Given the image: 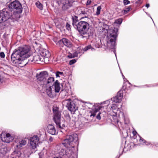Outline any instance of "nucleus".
Returning a JSON list of instances; mask_svg holds the SVG:
<instances>
[{
    "label": "nucleus",
    "mask_w": 158,
    "mask_h": 158,
    "mask_svg": "<svg viewBox=\"0 0 158 158\" xmlns=\"http://www.w3.org/2000/svg\"><path fill=\"white\" fill-rule=\"evenodd\" d=\"M64 117L66 119V121L68 122H70L71 121V118L69 112L67 111H65L64 113Z\"/></svg>",
    "instance_id": "a878e982"
},
{
    "label": "nucleus",
    "mask_w": 158,
    "mask_h": 158,
    "mask_svg": "<svg viewBox=\"0 0 158 158\" xmlns=\"http://www.w3.org/2000/svg\"><path fill=\"white\" fill-rule=\"evenodd\" d=\"M53 158H59V157H54Z\"/></svg>",
    "instance_id": "774afa93"
},
{
    "label": "nucleus",
    "mask_w": 158,
    "mask_h": 158,
    "mask_svg": "<svg viewBox=\"0 0 158 158\" xmlns=\"http://www.w3.org/2000/svg\"><path fill=\"white\" fill-rule=\"evenodd\" d=\"M71 19L73 27L78 32L82 38L87 39L93 36L92 33H87L89 27V24L87 22L79 21L78 16L76 15L72 16Z\"/></svg>",
    "instance_id": "f257e3e1"
},
{
    "label": "nucleus",
    "mask_w": 158,
    "mask_h": 158,
    "mask_svg": "<svg viewBox=\"0 0 158 158\" xmlns=\"http://www.w3.org/2000/svg\"><path fill=\"white\" fill-rule=\"evenodd\" d=\"M14 139V137L12 136L9 133H6L5 136L3 138L2 137V141L7 143H10Z\"/></svg>",
    "instance_id": "f3484780"
},
{
    "label": "nucleus",
    "mask_w": 158,
    "mask_h": 158,
    "mask_svg": "<svg viewBox=\"0 0 158 158\" xmlns=\"http://www.w3.org/2000/svg\"><path fill=\"white\" fill-rule=\"evenodd\" d=\"M63 42L64 46V45L68 48H71L73 46L71 42L66 38H63Z\"/></svg>",
    "instance_id": "5701e85b"
},
{
    "label": "nucleus",
    "mask_w": 158,
    "mask_h": 158,
    "mask_svg": "<svg viewBox=\"0 0 158 158\" xmlns=\"http://www.w3.org/2000/svg\"><path fill=\"white\" fill-rule=\"evenodd\" d=\"M126 80V81L127 82L129 85H131V83L128 80Z\"/></svg>",
    "instance_id": "680f3d73"
},
{
    "label": "nucleus",
    "mask_w": 158,
    "mask_h": 158,
    "mask_svg": "<svg viewBox=\"0 0 158 158\" xmlns=\"http://www.w3.org/2000/svg\"><path fill=\"white\" fill-rule=\"evenodd\" d=\"M130 3V2L128 0H123V3L124 6L127 5Z\"/></svg>",
    "instance_id": "c03bdc74"
},
{
    "label": "nucleus",
    "mask_w": 158,
    "mask_h": 158,
    "mask_svg": "<svg viewBox=\"0 0 158 158\" xmlns=\"http://www.w3.org/2000/svg\"><path fill=\"white\" fill-rule=\"evenodd\" d=\"M60 75L62 76H64V74L63 72H60L59 71H57L56 73V77H60Z\"/></svg>",
    "instance_id": "a19ab883"
},
{
    "label": "nucleus",
    "mask_w": 158,
    "mask_h": 158,
    "mask_svg": "<svg viewBox=\"0 0 158 158\" xmlns=\"http://www.w3.org/2000/svg\"><path fill=\"white\" fill-rule=\"evenodd\" d=\"M139 142L140 143L144 145V143L146 142V140L139 135Z\"/></svg>",
    "instance_id": "c9c22d12"
},
{
    "label": "nucleus",
    "mask_w": 158,
    "mask_h": 158,
    "mask_svg": "<svg viewBox=\"0 0 158 158\" xmlns=\"http://www.w3.org/2000/svg\"><path fill=\"white\" fill-rule=\"evenodd\" d=\"M39 141V137L37 135H34L30 137L29 139V148L31 150L35 149L38 145Z\"/></svg>",
    "instance_id": "9b49d317"
},
{
    "label": "nucleus",
    "mask_w": 158,
    "mask_h": 158,
    "mask_svg": "<svg viewBox=\"0 0 158 158\" xmlns=\"http://www.w3.org/2000/svg\"><path fill=\"white\" fill-rule=\"evenodd\" d=\"M47 131L49 134L54 135L56 134V130L54 126L52 124H49L47 127Z\"/></svg>",
    "instance_id": "a211bd4d"
},
{
    "label": "nucleus",
    "mask_w": 158,
    "mask_h": 158,
    "mask_svg": "<svg viewBox=\"0 0 158 158\" xmlns=\"http://www.w3.org/2000/svg\"><path fill=\"white\" fill-rule=\"evenodd\" d=\"M36 7L40 10H42L43 9V5L40 2L37 1L35 3Z\"/></svg>",
    "instance_id": "2f4dec72"
},
{
    "label": "nucleus",
    "mask_w": 158,
    "mask_h": 158,
    "mask_svg": "<svg viewBox=\"0 0 158 158\" xmlns=\"http://www.w3.org/2000/svg\"><path fill=\"white\" fill-rule=\"evenodd\" d=\"M145 12L146 14V15H147L149 17H150L151 18V19L152 20V21H153V23H154V22L151 16L147 12Z\"/></svg>",
    "instance_id": "603ef678"
},
{
    "label": "nucleus",
    "mask_w": 158,
    "mask_h": 158,
    "mask_svg": "<svg viewBox=\"0 0 158 158\" xmlns=\"http://www.w3.org/2000/svg\"><path fill=\"white\" fill-rule=\"evenodd\" d=\"M77 53H76L75 52H74L73 53H70L68 56V57L69 58H72L77 57Z\"/></svg>",
    "instance_id": "f704fd0d"
},
{
    "label": "nucleus",
    "mask_w": 158,
    "mask_h": 158,
    "mask_svg": "<svg viewBox=\"0 0 158 158\" xmlns=\"http://www.w3.org/2000/svg\"><path fill=\"white\" fill-rule=\"evenodd\" d=\"M49 141H50L51 142L52 141V140H53V138H52V137H51L50 138V139H49Z\"/></svg>",
    "instance_id": "052dcab7"
},
{
    "label": "nucleus",
    "mask_w": 158,
    "mask_h": 158,
    "mask_svg": "<svg viewBox=\"0 0 158 158\" xmlns=\"http://www.w3.org/2000/svg\"><path fill=\"white\" fill-rule=\"evenodd\" d=\"M133 134H134V135H135L137 133V132L136 131H133Z\"/></svg>",
    "instance_id": "e2e57ef3"
},
{
    "label": "nucleus",
    "mask_w": 158,
    "mask_h": 158,
    "mask_svg": "<svg viewBox=\"0 0 158 158\" xmlns=\"http://www.w3.org/2000/svg\"><path fill=\"white\" fill-rule=\"evenodd\" d=\"M158 86V84H153L149 85H145L142 86H135V87H140V88H145V87H154Z\"/></svg>",
    "instance_id": "cd10ccee"
},
{
    "label": "nucleus",
    "mask_w": 158,
    "mask_h": 158,
    "mask_svg": "<svg viewBox=\"0 0 158 158\" xmlns=\"http://www.w3.org/2000/svg\"><path fill=\"white\" fill-rule=\"evenodd\" d=\"M33 61H43V60L42 58L39 55H36L34 56L33 57V60H31V62H32Z\"/></svg>",
    "instance_id": "bb28decb"
},
{
    "label": "nucleus",
    "mask_w": 158,
    "mask_h": 158,
    "mask_svg": "<svg viewBox=\"0 0 158 158\" xmlns=\"http://www.w3.org/2000/svg\"><path fill=\"white\" fill-rule=\"evenodd\" d=\"M75 52L76 53H77V56H78V54L81 53L80 51L79 50L76 51Z\"/></svg>",
    "instance_id": "5fc2aeb1"
},
{
    "label": "nucleus",
    "mask_w": 158,
    "mask_h": 158,
    "mask_svg": "<svg viewBox=\"0 0 158 158\" xmlns=\"http://www.w3.org/2000/svg\"><path fill=\"white\" fill-rule=\"evenodd\" d=\"M77 59H74L70 60L69 62V64L70 65H72L76 63L77 61Z\"/></svg>",
    "instance_id": "37998d69"
},
{
    "label": "nucleus",
    "mask_w": 158,
    "mask_h": 158,
    "mask_svg": "<svg viewBox=\"0 0 158 158\" xmlns=\"http://www.w3.org/2000/svg\"><path fill=\"white\" fill-rule=\"evenodd\" d=\"M5 55L4 52H0V57L2 58H5Z\"/></svg>",
    "instance_id": "de8ad7c7"
},
{
    "label": "nucleus",
    "mask_w": 158,
    "mask_h": 158,
    "mask_svg": "<svg viewBox=\"0 0 158 158\" xmlns=\"http://www.w3.org/2000/svg\"><path fill=\"white\" fill-rule=\"evenodd\" d=\"M67 152V151L65 148H61L60 152L59 154L60 156L58 157L59 158H62V157L64 158H66L68 156V154Z\"/></svg>",
    "instance_id": "412c9836"
},
{
    "label": "nucleus",
    "mask_w": 158,
    "mask_h": 158,
    "mask_svg": "<svg viewBox=\"0 0 158 158\" xmlns=\"http://www.w3.org/2000/svg\"><path fill=\"white\" fill-rule=\"evenodd\" d=\"M39 53L43 60L45 58H48L50 56L49 51L46 49H41L39 51Z\"/></svg>",
    "instance_id": "dca6fc26"
},
{
    "label": "nucleus",
    "mask_w": 158,
    "mask_h": 158,
    "mask_svg": "<svg viewBox=\"0 0 158 158\" xmlns=\"http://www.w3.org/2000/svg\"><path fill=\"white\" fill-rule=\"evenodd\" d=\"M120 114H122L123 115V118L124 123L125 124H127L129 123V120L127 118H126L124 115V113L123 112H120Z\"/></svg>",
    "instance_id": "e433bc0d"
},
{
    "label": "nucleus",
    "mask_w": 158,
    "mask_h": 158,
    "mask_svg": "<svg viewBox=\"0 0 158 158\" xmlns=\"http://www.w3.org/2000/svg\"><path fill=\"white\" fill-rule=\"evenodd\" d=\"M6 9L11 14V17L12 15L21 14L23 10L22 4L18 0L11 2L8 5V8Z\"/></svg>",
    "instance_id": "20e7f679"
},
{
    "label": "nucleus",
    "mask_w": 158,
    "mask_h": 158,
    "mask_svg": "<svg viewBox=\"0 0 158 158\" xmlns=\"http://www.w3.org/2000/svg\"><path fill=\"white\" fill-rule=\"evenodd\" d=\"M92 2L91 0H88L86 3V5L87 6L89 5H90Z\"/></svg>",
    "instance_id": "3c124183"
},
{
    "label": "nucleus",
    "mask_w": 158,
    "mask_h": 158,
    "mask_svg": "<svg viewBox=\"0 0 158 158\" xmlns=\"http://www.w3.org/2000/svg\"><path fill=\"white\" fill-rule=\"evenodd\" d=\"M107 31V42L108 46L110 47L111 51L115 53L116 46V41L117 36L118 29L115 27L109 28L108 25H106Z\"/></svg>",
    "instance_id": "7ed1b4c3"
},
{
    "label": "nucleus",
    "mask_w": 158,
    "mask_h": 158,
    "mask_svg": "<svg viewBox=\"0 0 158 158\" xmlns=\"http://www.w3.org/2000/svg\"><path fill=\"white\" fill-rule=\"evenodd\" d=\"M27 139L26 138L16 139L15 140L16 147L18 149H21L25 146L27 143Z\"/></svg>",
    "instance_id": "2eb2a0df"
},
{
    "label": "nucleus",
    "mask_w": 158,
    "mask_h": 158,
    "mask_svg": "<svg viewBox=\"0 0 158 158\" xmlns=\"http://www.w3.org/2000/svg\"><path fill=\"white\" fill-rule=\"evenodd\" d=\"M78 137L77 134L68 135L62 143L66 148L70 150L71 148H74L75 145H78Z\"/></svg>",
    "instance_id": "423d86ee"
},
{
    "label": "nucleus",
    "mask_w": 158,
    "mask_h": 158,
    "mask_svg": "<svg viewBox=\"0 0 158 158\" xmlns=\"http://www.w3.org/2000/svg\"><path fill=\"white\" fill-rule=\"evenodd\" d=\"M101 112H99L97 115L96 116V118L98 120H100L101 119Z\"/></svg>",
    "instance_id": "49530a36"
},
{
    "label": "nucleus",
    "mask_w": 158,
    "mask_h": 158,
    "mask_svg": "<svg viewBox=\"0 0 158 158\" xmlns=\"http://www.w3.org/2000/svg\"><path fill=\"white\" fill-rule=\"evenodd\" d=\"M94 107V110L90 112L91 114L90 115V117H94L96 115V113L98 112L101 108L100 106H98L97 104L95 105Z\"/></svg>",
    "instance_id": "aec40b11"
},
{
    "label": "nucleus",
    "mask_w": 158,
    "mask_h": 158,
    "mask_svg": "<svg viewBox=\"0 0 158 158\" xmlns=\"http://www.w3.org/2000/svg\"><path fill=\"white\" fill-rule=\"evenodd\" d=\"M123 21L122 19L120 18L116 20L114 22V23H116L118 25H120Z\"/></svg>",
    "instance_id": "58836bf2"
},
{
    "label": "nucleus",
    "mask_w": 158,
    "mask_h": 158,
    "mask_svg": "<svg viewBox=\"0 0 158 158\" xmlns=\"http://www.w3.org/2000/svg\"><path fill=\"white\" fill-rule=\"evenodd\" d=\"M124 86H123L122 89L117 93L116 95L111 98L112 102L115 103H120L122 100L123 97V94L124 91L125 92L126 87Z\"/></svg>",
    "instance_id": "9d476101"
},
{
    "label": "nucleus",
    "mask_w": 158,
    "mask_h": 158,
    "mask_svg": "<svg viewBox=\"0 0 158 158\" xmlns=\"http://www.w3.org/2000/svg\"><path fill=\"white\" fill-rule=\"evenodd\" d=\"M80 15H82L83 17L81 18L80 20L84 18H87L89 16V11L87 9L81 10Z\"/></svg>",
    "instance_id": "b1692460"
},
{
    "label": "nucleus",
    "mask_w": 158,
    "mask_h": 158,
    "mask_svg": "<svg viewBox=\"0 0 158 158\" xmlns=\"http://www.w3.org/2000/svg\"><path fill=\"white\" fill-rule=\"evenodd\" d=\"M36 77L39 83L43 86L52 83L54 81V77H48V73L46 71H42L39 74L37 73Z\"/></svg>",
    "instance_id": "39448f33"
},
{
    "label": "nucleus",
    "mask_w": 158,
    "mask_h": 158,
    "mask_svg": "<svg viewBox=\"0 0 158 158\" xmlns=\"http://www.w3.org/2000/svg\"><path fill=\"white\" fill-rule=\"evenodd\" d=\"M56 44L60 47H64L63 38L58 41Z\"/></svg>",
    "instance_id": "72a5a7b5"
},
{
    "label": "nucleus",
    "mask_w": 158,
    "mask_h": 158,
    "mask_svg": "<svg viewBox=\"0 0 158 158\" xmlns=\"http://www.w3.org/2000/svg\"><path fill=\"white\" fill-rule=\"evenodd\" d=\"M131 8V6H129L128 7L126 8L125 10L122 11V13L123 15H125L127 14Z\"/></svg>",
    "instance_id": "473e14b6"
},
{
    "label": "nucleus",
    "mask_w": 158,
    "mask_h": 158,
    "mask_svg": "<svg viewBox=\"0 0 158 158\" xmlns=\"http://www.w3.org/2000/svg\"><path fill=\"white\" fill-rule=\"evenodd\" d=\"M45 86L46 88V92L47 95L52 98H55L56 94L55 91L53 89H52L53 88L52 83L48 84V85H47Z\"/></svg>",
    "instance_id": "f8f14e48"
},
{
    "label": "nucleus",
    "mask_w": 158,
    "mask_h": 158,
    "mask_svg": "<svg viewBox=\"0 0 158 158\" xmlns=\"http://www.w3.org/2000/svg\"><path fill=\"white\" fill-rule=\"evenodd\" d=\"M11 21L14 22V19H12L11 14L7 9H4L0 11V23Z\"/></svg>",
    "instance_id": "6e6552de"
},
{
    "label": "nucleus",
    "mask_w": 158,
    "mask_h": 158,
    "mask_svg": "<svg viewBox=\"0 0 158 158\" xmlns=\"http://www.w3.org/2000/svg\"><path fill=\"white\" fill-rule=\"evenodd\" d=\"M151 144H153V146H151V145H149V147L151 148H153L154 146V142H152Z\"/></svg>",
    "instance_id": "864d4df0"
},
{
    "label": "nucleus",
    "mask_w": 158,
    "mask_h": 158,
    "mask_svg": "<svg viewBox=\"0 0 158 158\" xmlns=\"http://www.w3.org/2000/svg\"><path fill=\"white\" fill-rule=\"evenodd\" d=\"M151 142L150 141H146V142L144 143L145 145H146L147 146H148L149 145H151V146H153V144H151Z\"/></svg>",
    "instance_id": "a18cd8bd"
},
{
    "label": "nucleus",
    "mask_w": 158,
    "mask_h": 158,
    "mask_svg": "<svg viewBox=\"0 0 158 158\" xmlns=\"http://www.w3.org/2000/svg\"><path fill=\"white\" fill-rule=\"evenodd\" d=\"M126 82H127L126 81V80H125V82H124L125 83H125H126ZM126 86V85L125 84V86Z\"/></svg>",
    "instance_id": "338daca9"
},
{
    "label": "nucleus",
    "mask_w": 158,
    "mask_h": 158,
    "mask_svg": "<svg viewBox=\"0 0 158 158\" xmlns=\"http://www.w3.org/2000/svg\"><path fill=\"white\" fill-rule=\"evenodd\" d=\"M53 120L56 124L57 127L60 129V131L63 132L64 127H65V125L63 121L61 122V113L59 110V108L56 107L53 108Z\"/></svg>",
    "instance_id": "0eeeda50"
},
{
    "label": "nucleus",
    "mask_w": 158,
    "mask_h": 158,
    "mask_svg": "<svg viewBox=\"0 0 158 158\" xmlns=\"http://www.w3.org/2000/svg\"><path fill=\"white\" fill-rule=\"evenodd\" d=\"M126 138H124L123 139L122 144H125V145L123 148V146L121 145L120 149V151H121L122 152H126L127 151L130 150L135 146V144L133 143H131L129 144H126Z\"/></svg>",
    "instance_id": "ddd939ff"
},
{
    "label": "nucleus",
    "mask_w": 158,
    "mask_h": 158,
    "mask_svg": "<svg viewBox=\"0 0 158 158\" xmlns=\"http://www.w3.org/2000/svg\"><path fill=\"white\" fill-rule=\"evenodd\" d=\"M150 6V5L149 3H147L145 5V6L147 8H148Z\"/></svg>",
    "instance_id": "13d9d810"
},
{
    "label": "nucleus",
    "mask_w": 158,
    "mask_h": 158,
    "mask_svg": "<svg viewBox=\"0 0 158 158\" xmlns=\"http://www.w3.org/2000/svg\"><path fill=\"white\" fill-rule=\"evenodd\" d=\"M106 102H107V105H106V106H107L109 104L108 103V102H109V100H107V101H104L103 102V104H105Z\"/></svg>",
    "instance_id": "bf43d9fd"
},
{
    "label": "nucleus",
    "mask_w": 158,
    "mask_h": 158,
    "mask_svg": "<svg viewBox=\"0 0 158 158\" xmlns=\"http://www.w3.org/2000/svg\"><path fill=\"white\" fill-rule=\"evenodd\" d=\"M68 90L66 89H64L62 88V90L60 92V94L63 96V97H64L65 96L68 95Z\"/></svg>",
    "instance_id": "7c9ffc66"
},
{
    "label": "nucleus",
    "mask_w": 158,
    "mask_h": 158,
    "mask_svg": "<svg viewBox=\"0 0 158 158\" xmlns=\"http://www.w3.org/2000/svg\"><path fill=\"white\" fill-rule=\"evenodd\" d=\"M85 103H89V104H91V103L89 102H85Z\"/></svg>",
    "instance_id": "69168bd1"
},
{
    "label": "nucleus",
    "mask_w": 158,
    "mask_h": 158,
    "mask_svg": "<svg viewBox=\"0 0 158 158\" xmlns=\"http://www.w3.org/2000/svg\"><path fill=\"white\" fill-rule=\"evenodd\" d=\"M123 152H122V153H121V154H119V156H117L116 157V158H119V157H120V156L122 155V154H123Z\"/></svg>",
    "instance_id": "4d7b16f0"
},
{
    "label": "nucleus",
    "mask_w": 158,
    "mask_h": 158,
    "mask_svg": "<svg viewBox=\"0 0 158 158\" xmlns=\"http://www.w3.org/2000/svg\"><path fill=\"white\" fill-rule=\"evenodd\" d=\"M74 2V0H61L60 5L62 10L65 11L71 7Z\"/></svg>",
    "instance_id": "4468645a"
},
{
    "label": "nucleus",
    "mask_w": 158,
    "mask_h": 158,
    "mask_svg": "<svg viewBox=\"0 0 158 158\" xmlns=\"http://www.w3.org/2000/svg\"><path fill=\"white\" fill-rule=\"evenodd\" d=\"M30 50L29 46L25 45L15 49L11 56V60L13 64L18 65L22 61L28 57L30 55L28 54Z\"/></svg>",
    "instance_id": "f03ea898"
},
{
    "label": "nucleus",
    "mask_w": 158,
    "mask_h": 158,
    "mask_svg": "<svg viewBox=\"0 0 158 158\" xmlns=\"http://www.w3.org/2000/svg\"><path fill=\"white\" fill-rule=\"evenodd\" d=\"M89 49H91L92 51H95V49L94 48L92 47L91 45H89L85 46L83 49V50L84 52H86Z\"/></svg>",
    "instance_id": "c756f323"
},
{
    "label": "nucleus",
    "mask_w": 158,
    "mask_h": 158,
    "mask_svg": "<svg viewBox=\"0 0 158 158\" xmlns=\"http://www.w3.org/2000/svg\"><path fill=\"white\" fill-rule=\"evenodd\" d=\"M101 9L102 7L100 6H99L97 7L96 12V15H97L98 16L100 14Z\"/></svg>",
    "instance_id": "4c0bfd02"
},
{
    "label": "nucleus",
    "mask_w": 158,
    "mask_h": 158,
    "mask_svg": "<svg viewBox=\"0 0 158 158\" xmlns=\"http://www.w3.org/2000/svg\"><path fill=\"white\" fill-rule=\"evenodd\" d=\"M121 73L122 74L123 79L124 80V83H123V86H125V83L124 82L125 81V80H127V79L125 78L124 76L123 75V73H122V72L121 71ZM125 86H124V88H125Z\"/></svg>",
    "instance_id": "8fccbe9b"
},
{
    "label": "nucleus",
    "mask_w": 158,
    "mask_h": 158,
    "mask_svg": "<svg viewBox=\"0 0 158 158\" xmlns=\"http://www.w3.org/2000/svg\"><path fill=\"white\" fill-rule=\"evenodd\" d=\"M52 83L53 86H54V91L56 93H59L60 89V84L58 80H56L55 82Z\"/></svg>",
    "instance_id": "4be33fe9"
},
{
    "label": "nucleus",
    "mask_w": 158,
    "mask_h": 158,
    "mask_svg": "<svg viewBox=\"0 0 158 158\" xmlns=\"http://www.w3.org/2000/svg\"><path fill=\"white\" fill-rule=\"evenodd\" d=\"M154 146H155L156 147H158V143H155V142H154Z\"/></svg>",
    "instance_id": "6e6d98bb"
},
{
    "label": "nucleus",
    "mask_w": 158,
    "mask_h": 158,
    "mask_svg": "<svg viewBox=\"0 0 158 158\" xmlns=\"http://www.w3.org/2000/svg\"><path fill=\"white\" fill-rule=\"evenodd\" d=\"M10 150V147L5 146L4 147L0 149V153L2 156H5L9 153Z\"/></svg>",
    "instance_id": "6ab92c4d"
},
{
    "label": "nucleus",
    "mask_w": 158,
    "mask_h": 158,
    "mask_svg": "<svg viewBox=\"0 0 158 158\" xmlns=\"http://www.w3.org/2000/svg\"><path fill=\"white\" fill-rule=\"evenodd\" d=\"M12 22L8 21L2 23H0V30H3L6 28L9 25H11V23Z\"/></svg>",
    "instance_id": "393cba45"
},
{
    "label": "nucleus",
    "mask_w": 158,
    "mask_h": 158,
    "mask_svg": "<svg viewBox=\"0 0 158 158\" xmlns=\"http://www.w3.org/2000/svg\"><path fill=\"white\" fill-rule=\"evenodd\" d=\"M115 103H113L111 106V108L112 110H116L117 108V106L114 104Z\"/></svg>",
    "instance_id": "79ce46f5"
},
{
    "label": "nucleus",
    "mask_w": 158,
    "mask_h": 158,
    "mask_svg": "<svg viewBox=\"0 0 158 158\" xmlns=\"http://www.w3.org/2000/svg\"><path fill=\"white\" fill-rule=\"evenodd\" d=\"M101 117H105L106 115V112L105 111H103L102 113L101 112Z\"/></svg>",
    "instance_id": "09e8293b"
},
{
    "label": "nucleus",
    "mask_w": 158,
    "mask_h": 158,
    "mask_svg": "<svg viewBox=\"0 0 158 158\" xmlns=\"http://www.w3.org/2000/svg\"><path fill=\"white\" fill-rule=\"evenodd\" d=\"M20 152L15 150L11 154V157L13 158H17V157H19L20 156Z\"/></svg>",
    "instance_id": "c85d7f7f"
},
{
    "label": "nucleus",
    "mask_w": 158,
    "mask_h": 158,
    "mask_svg": "<svg viewBox=\"0 0 158 158\" xmlns=\"http://www.w3.org/2000/svg\"><path fill=\"white\" fill-rule=\"evenodd\" d=\"M64 102L66 103V106L68 109L72 113H74L78 109L77 105L76 104V100H72L71 98L65 100Z\"/></svg>",
    "instance_id": "1a4fd4ad"
},
{
    "label": "nucleus",
    "mask_w": 158,
    "mask_h": 158,
    "mask_svg": "<svg viewBox=\"0 0 158 158\" xmlns=\"http://www.w3.org/2000/svg\"><path fill=\"white\" fill-rule=\"evenodd\" d=\"M1 81H2V78L1 77V76H0V83H1Z\"/></svg>",
    "instance_id": "0e129e2a"
},
{
    "label": "nucleus",
    "mask_w": 158,
    "mask_h": 158,
    "mask_svg": "<svg viewBox=\"0 0 158 158\" xmlns=\"http://www.w3.org/2000/svg\"><path fill=\"white\" fill-rule=\"evenodd\" d=\"M65 27L66 29L69 31H71V26L68 22H67L65 24Z\"/></svg>",
    "instance_id": "ea45409f"
}]
</instances>
